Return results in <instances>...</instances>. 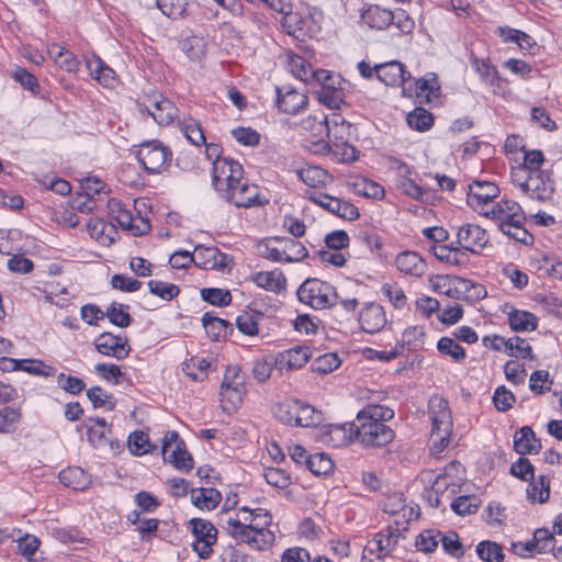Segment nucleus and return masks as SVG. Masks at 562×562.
Wrapping results in <instances>:
<instances>
[{
  "instance_id": "bf43d9fd",
  "label": "nucleus",
  "mask_w": 562,
  "mask_h": 562,
  "mask_svg": "<svg viewBox=\"0 0 562 562\" xmlns=\"http://www.w3.org/2000/svg\"><path fill=\"white\" fill-rule=\"evenodd\" d=\"M327 136L329 139H334L336 145L346 144L342 132L350 128V124H345V120L340 116H336L333 120H326Z\"/></svg>"
},
{
  "instance_id": "4468645a",
  "label": "nucleus",
  "mask_w": 562,
  "mask_h": 562,
  "mask_svg": "<svg viewBox=\"0 0 562 562\" xmlns=\"http://www.w3.org/2000/svg\"><path fill=\"white\" fill-rule=\"evenodd\" d=\"M194 265L204 270H224L229 262L227 255L217 247L198 245L193 251Z\"/></svg>"
},
{
  "instance_id": "338daca9",
  "label": "nucleus",
  "mask_w": 562,
  "mask_h": 562,
  "mask_svg": "<svg viewBox=\"0 0 562 562\" xmlns=\"http://www.w3.org/2000/svg\"><path fill=\"white\" fill-rule=\"evenodd\" d=\"M381 536H374L363 549L361 562H383L384 554L381 551Z\"/></svg>"
},
{
  "instance_id": "6e6d98bb",
  "label": "nucleus",
  "mask_w": 562,
  "mask_h": 562,
  "mask_svg": "<svg viewBox=\"0 0 562 562\" xmlns=\"http://www.w3.org/2000/svg\"><path fill=\"white\" fill-rule=\"evenodd\" d=\"M87 396L92 403L94 408L103 407L106 411H113L115 408V402L112 396L109 395L102 387L92 386L87 391Z\"/></svg>"
},
{
  "instance_id": "b1692460",
  "label": "nucleus",
  "mask_w": 562,
  "mask_h": 562,
  "mask_svg": "<svg viewBox=\"0 0 562 562\" xmlns=\"http://www.w3.org/2000/svg\"><path fill=\"white\" fill-rule=\"evenodd\" d=\"M276 244H280L284 262H297L308 256L306 247L299 240L289 237L274 236Z\"/></svg>"
},
{
  "instance_id": "393cba45",
  "label": "nucleus",
  "mask_w": 562,
  "mask_h": 562,
  "mask_svg": "<svg viewBox=\"0 0 562 562\" xmlns=\"http://www.w3.org/2000/svg\"><path fill=\"white\" fill-rule=\"evenodd\" d=\"M297 177L311 188H324L331 183L334 178L318 166H307L296 171Z\"/></svg>"
},
{
  "instance_id": "680f3d73",
  "label": "nucleus",
  "mask_w": 562,
  "mask_h": 562,
  "mask_svg": "<svg viewBox=\"0 0 562 562\" xmlns=\"http://www.w3.org/2000/svg\"><path fill=\"white\" fill-rule=\"evenodd\" d=\"M201 296L204 301L217 306H227L232 302V294L229 291L223 289H202Z\"/></svg>"
},
{
  "instance_id": "c9c22d12",
  "label": "nucleus",
  "mask_w": 562,
  "mask_h": 562,
  "mask_svg": "<svg viewBox=\"0 0 562 562\" xmlns=\"http://www.w3.org/2000/svg\"><path fill=\"white\" fill-rule=\"evenodd\" d=\"M322 290H330V285L316 279H310L300 285L297 290V297L302 303L311 305L317 297V292H321Z\"/></svg>"
},
{
  "instance_id": "69168bd1",
  "label": "nucleus",
  "mask_w": 562,
  "mask_h": 562,
  "mask_svg": "<svg viewBox=\"0 0 562 562\" xmlns=\"http://www.w3.org/2000/svg\"><path fill=\"white\" fill-rule=\"evenodd\" d=\"M22 362L21 370L33 375L52 376L56 373V369L54 367L44 363L42 360L24 359Z\"/></svg>"
},
{
  "instance_id": "3c124183",
  "label": "nucleus",
  "mask_w": 562,
  "mask_h": 562,
  "mask_svg": "<svg viewBox=\"0 0 562 562\" xmlns=\"http://www.w3.org/2000/svg\"><path fill=\"white\" fill-rule=\"evenodd\" d=\"M506 350L509 356L524 359H532V349L529 342L518 336L508 338L506 340Z\"/></svg>"
},
{
  "instance_id": "f03ea898",
  "label": "nucleus",
  "mask_w": 562,
  "mask_h": 562,
  "mask_svg": "<svg viewBox=\"0 0 562 562\" xmlns=\"http://www.w3.org/2000/svg\"><path fill=\"white\" fill-rule=\"evenodd\" d=\"M362 22L370 29L384 31L394 25L402 34H411L415 21L403 9L392 11L378 4H370L361 12Z\"/></svg>"
},
{
  "instance_id": "4c0bfd02",
  "label": "nucleus",
  "mask_w": 562,
  "mask_h": 562,
  "mask_svg": "<svg viewBox=\"0 0 562 562\" xmlns=\"http://www.w3.org/2000/svg\"><path fill=\"white\" fill-rule=\"evenodd\" d=\"M425 331L420 326H412L404 330L401 342L397 347H401L403 352L405 348L408 350H418L423 348Z\"/></svg>"
},
{
  "instance_id": "ea45409f",
  "label": "nucleus",
  "mask_w": 562,
  "mask_h": 562,
  "mask_svg": "<svg viewBox=\"0 0 562 562\" xmlns=\"http://www.w3.org/2000/svg\"><path fill=\"white\" fill-rule=\"evenodd\" d=\"M221 501V494L215 488H200L192 492V503L199 508L214 509Z\"/></svg>"
},
{
  "instance_id": "2eb2a0df",
  "label": "nucleus",
  "mask_w": 562,
  "mask_h": 562,
  "mask_svg": "<svg viewBox=\"0 0 562 562\" xmlns=\"http://www.w3.org/2000/svg\"><path fill=\"white\" fill-rule=\"evenodd\" d=\"M305 93L297 91L290 85L277 88V104L280 111L286 114H296L307 105Z\"/></svg>"
},
{
  "instance_id": "79ce46f5",
  "label": "nucleus",
  "mask_w": 562,
  "mask_h": 562,
  "mask_svg": "<svg viewBox=\"0 0 562 562\" xmlns=\"http://www.w3.org/2000/svg\"><path fill=\"white\" fill-rule=\"evenodd\" d=\"M299 400H286L274 408V416L283 424L296 427Z\"/></svg>"
},
{
  "instance_id": "5fc2aeb1",
  "label": "nucleus",
  "mask_w": 562,
  "mask_h": 562,
  "mask_svg": "<svg viewBox=\"0 0 562 562\" xmlns=\"http://www.w3.org/2000/svg\"><path fill=\"white\" fill-rule=\"evenodd\" d=\"M181 50L192 60H198L204 55L205 43L202 37L190 36L181 41Z\"/></svg>"
},
{
  "instance_id": "9d476101",
  "label": "nucleus",
  "mask_w": 562,
  "mask_h": 562,
  "mask_svg": "<svg viewBox=\"0 0 562 562\" xmlns=\"http://www.w3.org/2000/svg\"><path fill=\"white\" fill-rule=\"evenodd\" d=\"M457 245L475 255L491 246L486 231L475 224H463L458 228Z\"/></svg>"
},
{
  "instance_id": "423d86ee",
  "label": "nucleus",
  "mask_w": 562,
  "mask_h": 562,
  "mask_svg": "<svg viewBox=\"0 0 562 562\" xmlns=\"http://www.w3.org/2000/svg\"><path fill=\"white\" fill-rule=\"evenodd\" d=\"M162 457L165 461L171 463L179 471L189 472L193 468V459L186 449L184 441L175 430L165 435Z\"/></svg>"
},
{
  "instance_id": "20e7f679",
  "label": "nucleus",
  "mask_w": 562,
  "mask_h": 562,
  "mask_svg": "<svg viewBox=\"0 0 562 562\" xmlns=\"http://www.w3.org/2000/svg\"><path fill=\"white\" fill-rule=\"evenodd\" d=\"M222 190L223 192L220 196L237 207L248 209L268 203V200L260 195L259 188L256 184L249 183L244 178V175L236 182L228 186V188L225 187Z\"/></svg>"
},
{
  "instance_id": "c756f323",
  "label": "nucleus",
  "mask_w": 562,
  "mask_h": 562,
  "mask_svg": "<svg viewBox=\"0 0 562 562\" xmlns=\"http://www.w3.org/2000/svg\"><path fill=\"white\" fill-rule=\"evenodd\" d=\"M179 128L186 138L194 146L205 144V135L199 121L189 116L179 121Z\"/></svg>"
},
{
  "instance_id": "7c9ffc66",
  "label": "nucleus",
  "mask_w": 562,
  "mask_h": 562,
  "mask_svg": "<svg viewBox=\"0 0 562 562\" xmlns=\"http://www.w3.org/2000/svg\"><path fill=\"white\" fill-rule=\"evenodd\" d=\"M509 326L515 331L535 330L538 326V318L527 311H514L508 315Z\"/></svg>"
},
{
  "instance_id": "603ef678",
  "label": "nucleus",
  "mask_w": 562,
  "mask_h": 562,
  "mask_svg": "<svg viewBox=\"0 0 562 562\" xmlns=\"http://www.w3.org/2000/svg\"><path fill=\"white\" fill-rule=\"evenodd\" d=\"M190 524L192 525V532L196 540L216 541L217 530L210 521L193 518Z\"/></svg>"
},
{
  "instance_id": "de8ad7c7",
  "label": "nucleus",
  "mask_w": 562,
  "mask_h": 562,
  "mask_svg": "<svg viewBox=\"0 0 562 562\" xmlns=\"http://www.w3.org/2000/svg\"><path fill=\"white\" fill-rule=\"evenodd\" d=\"M211 362L204 358H191L183 363V372L194 381H202L206 376V371Z\"/></svg>"
},
{
  "instance_id": "c03bdc74",
  "label": "nucleus",
  "mask_w": 562,
  "mask_h": 562,
  "mask_svg": "<svg viewBox=\"0 0 562 562\" xmlns=\"http://www.w3.org/2000/svg\"><path fill=\"white\" fill-rule=\"evenodd\" d=\"M437 349L441 355L451 357L454 362H462L467 357L465 349L450 337L440 338Z\"/></svg>"
},
{
  "instance_id": "6e6552de",
  "label": "nucleus",
  "mask_w": 562,
  "mask_h": 562,
  "mask_svg": "<svg viewBox=\"0 0 562 562\" xmlns=\"http://www.w3.org/2000/svg\"><path fill=\"white\" fill-rule=\"evenodd\" d=\"M308 200L327 212L347 221H355L360 216L359 210L350 202L323 192H313Z\"/></svg>"
},
{
  "instance_id": "412c9836",
  "label": "nucleus",
  "mask_w": 562,
  "mask_h": 562,
  "mask_svg": "<svg viewBox=\"0 0 562 562\" xmlns=\"http://www.w3.org/2000/svg\"><path fill=\"white\" fill-rule=\"evenodd\" d=\"M409 172L406 164L398 162L396 186L407 196L422 201L427 191L408 177Z\"/></svg>"
},
{
  "instance_id": "052dcab7",
  "label": "nucleus",
  "mask_w": 562,
  "mask_h": 562,
  "mask_svg": "<svg viewBox=\"0 0 562 562\" xmlns=\"http://www.w3.org/2000/svg\"><path fill=\"white\" fill-rule=\"evenodd\" d=\"M339 366L340 359L338 356L329 352L317 357L312 363V369L317 373L327 374L336 370Z\"/></svg>"
},
{
  "instance_id": "4d7b16f0",
  "label": "nucleus",
  "mask_w": 562,
  "mask_h": 562,
  "mask_svg": "<svg viewBox=\"0 0 562 562\" xmlns=\"http://www.w3.org/2000/svg\"><path fill=\"white\" fill-rule=\"evenodd\" d=\"M296 427H313L319 424V416L313 406L299 401Z\"/></svg>"
},
{
  "instance_id": "f3484780",
  "label": "nucleus",
  "mask_w": 562,
  "mask_h": 562,
  "mask_svg": "<svg viewBox=\"0 0 562 562\" xmlns=\"http://www.w3.org/2000/svg\"><path fill=\"white\" fill-rule=\"evenodd\" d=\"M376 78L386 86L404 85L409 78L406 72L405 66L397 60H392L374 66Z\"/></svg>"
},
{
  "instance_id": "2f4dec72",
  "label": "nucleus",
  "mask_w": 562,
  "mask_h": 562,
  "mask_svg": "<svg viewBox=\"0 0 562 562\" xmlns=\"http://www.w3.org/2000/svg\"><path fill=\"white\" fill-rule=\"evenodd\" d=\"M471 65L484 83L490 86H498L501 77L497 69L491 65L488 60L472 56Z\"/></svg>"
},
{
  "instance_id": "5701e85b",
  "label": "nucleus",
  "mask_w": 562,
  "mask_h": 562,
  "mask_svg": "<svg viewBox=\"0 0 562 562\" xmlns=\"http://www.w3.org/2000/svg\"><path fill=\"white\" fill-rule=\"evenodd\" d=\"M514 448L517 453L525 456L527 453H538L541 443L533 430L528 426H524L515 435Z\"/></svg>"
},
{
  "instance_id": "dca6fc26",
  "label": "nucleus",
  "mask_w": 562,
  "mask_h": 562,
  "mask_svg": "<svg viewBox=\"0 0 562 562\" xmlns=\"http://www.w3.org/2000/svg\"><path fill=\"white\" fill-rule=\"evenodd\" d=\"M498 194L499 189L494 182L473 181L469 184L468 204L476 210L491 203Z\"/></svg>"
},
{
  "instance_id": "ddd939ff",
  "label": "nucleus",
  "mask_w": 562,
  "mask_h": 562,
  "mask_svg": "<svg viewBox=\"0 0 562 562\" xmlns=\"http://www.w3.org/2000/svg\"><path fill=\"white\" fill-rule=\"evenodd\" d=\"M520 188L530 198L539 201H547L551 199L554 192V182L548 173H530L526 181L520 183Z\"/></svg>"
},
{
  "instance_id": "7ed1b4c3",
  "label": "nucleus",
  "mask_w": 562,
  "mask_h": 562,
  "mask_svg": "<svg viewBox=\"0 0 562 562\" xmlns=\"http://www.w3.org/2000/svg\"><path fill=\"white\" fill-rule=\"evenodd\" d=\"M269 514H263V522H241L237 518H228L226 520L227 532L237 541L248 543L257 550H263L272 543L274 535L266 527L270 524Z\"/></svg>"
},
{
  "instance_id": "58836bf2",
  "label": "nucleus",
  "mask_w": 562,
  "mask_h": 562,
  "mask_svg": "<svg viewBox=\"0 0 562 562\" xmlns=\"http://www.w3.org/2000/svg\"><path fill=\"white\" fill-rule=\"evenodd\" d=\"M127 308V305L112 302L105 311V317H108L113 325L121 328H126L133 322L132 316L126 311Z\"/></svg>"
},
{
  "instance_id": "a19ab883",
  "label": "nucleus",
  "mask_w": 562,
  "mask_h": 562,
  "mask_svg": "<svg viewBox=\"0 0 562 562\" xmlns=\"http://www.w3.org/2000/svg\"><path fill=\"white\" fill-rule=\"evenodd\" d=\"M407 124L411 128L425 132L434 124L432 114L424 108H416L407 114Z\"/></svg>"
},
{
  "instance_id": "f704fd0d",
  "label": "nucleus",
  "mask_w": 562,
  "mask_h": 562,
  "mask_svg": "<svg viewBox=\"0 0 562 562\" xmlns=\"http://www.w3.org/2000/svg\"><path fill=\"white\" fill-rule=\"evenodd\" d=\"M88 67L93 78L104 87H111L115 82V72L108 67L103 60L95 57L92 61H88Z\"/></svg>"
},
{
  "instance_id": "bb28decb",
  "label": "nucleus",
  "mask_w": 562,
  "mask_h": 562,
  "mask_svg": "<svg viewBox=\"0 0 562 562\" xmlns=\"http://www.w3.org/2000/svg\"><path fill=\"white\" fill-rule=\"evenodd\" d=\"M48 53L61 69L68 72H77L79 70L80 63L71 52L57 44H52L48 47Z\"/></svg>"
},
{
  "instance_id": "774afa93",
  "label": "nucleus",
  "mask_w": 562,
  "mask_h": 562,
  "mask_svg": "<svg viewBox=\"0 0 562 562\" xmlns=\"http://www.w3.org/2000/svg\"><path fill=\"white\" fill-rule=\"evenodd\" d=\"M509 473L513 476L527 482L533 480L535 469L527 458L520 457L516 462H514L510 465Z\"/></svg>"
},
{
  "instance_id": "f8f14e48",
  "label": "nucleus",
  "mask_w": 562,
  "mask_h": 562,
  "mask_svg": "<svg viewBox=\"0 0 562 562\" xmlns=\"http://www.w3.org/2000/svg\"><path fill=\"white\" fill-rule=\"evenodd\" d=\"M430 418L432 422L431 435H437L440 441L448 443V435L451 429V414L448 402L441 397H435L430 401Z\"/></svg>"
},
{
  "instance_id": "a878e982",
  "label": "nucleus",
  "mask_w": 562,
  "mask_h": 562,
  "mask_svg": "<svg viewBox=\"0 0 562 562\" xmlns=\"http://www.w3.org/2000/svg\"><path fill=\"white\" fill-rule=\"evenodd\" d=\"M60 482L76 491H83L91 484V476L81 468H67L59 473Z\"/></svg>"
},
{
  "instance_id": "49530a36",
  "label": "nucleus",
  "mask_w": 562,
  "mask_h": 562,
  "mask_svg": "<svg viewBox=\"0 0 562 562\" xmlns=\"http://www.w3.org/2000/svg\"><path fill=\"white\" fill-rule=\"evenodd\" d=\"M527 495L532 502L546 503L550 496L549 479L541 475L537 481H533L530 487L527 488Z\"/></svg>"
},
{
  "instance_id": "1a4fd4ad",
  "label": "nucleus",
  "mask_w": 562,
  "mask_h": 562,
  "mask_svg": "<svg viewBox=\"0 0 562 562\" xmlns=\"http://www.w3.org/2000/svg\"><path fill=\"white\" fill-rule=\"evenodd\" d=\"M212 165V184L218 194L244 175L241 165L231 158L214 160Z\"/></svg>"
},
{
  "instance_id": "6ab92c4d",
  "label": "nucleus",
  "mask_w": 562,
  "mask_h": 562,
  "mask_svg": "<svg viewBox=\"0 0 562 562\" xmlns=\"http://www.w3.org/2000/svg\"><path fill=\"white\" fill-rule=\"evenodd\" d=\"M311 357L308 347H295L279 353L276 359V366L282 370H297L303 368Z\"/></svg>"
},
{
  "instance_id": "9b49d317",
  "label": "nucleus",
  "mask_w": 562,
  "mask_h": 562,
  "mask_svg": "<svg viewBox=\"0 0 562 562\" xmlns=\"http://www.w3.org/2000/svg\"><path fill=\"white\" fill-rule=\"evenodd\" d=\"M94 346L100 353L117 360L128 357L132 350L126 336L109 331L100 334L94 340Z\"/></svg>"
},
{
  "instance_id": "a18cd8bd",
  "label": "nucleus",
  "mask_w": 562,
  "mask_h": 562,
  "mask_svg": "<svg viewBox=\"0 0 562 562\" xmlns=\"http://www.w3.org/2000/svg\"><path fill=\"white\" fill-rule=\"evenodd\" d=\"M476 553L485 562H502L504 553L502 547L493 541H481L476 546Z\"/></svg>"
},
{
  "instance_id": "aec40b11",
  "label": "nucleus",
  "mask_w": 562,
  "mask_h": 562,
  "mask_svg": "<svg viewBox=\"0 0 562 562\" xmlns=\"http://www.w3.org/2000/svg\"><path fill=\"white\" fill-rule=\"evenodd\" d=\"M250 280L259 288L274 293L281 292L286 286V278L279 269L257 272L250 277Z\"/></svg>"
},
{
  "instance_id": "e2e57ef3",
  "label": "nucleus",
  "mask_w": 562,
  "mask_h": 562,
  "mask_svg": "<svg viewBox=\"0 0 562 562\" xmlns=\"http://www.w3.org/2000/svg\"><path fill=\"white\" fill-rule=\"evenodd\" d=\"M161 12L171 19L183 16L187 10V0H156Z\"/></svg>"
},
{
  "instance_id": "09e8293b",
  "label": "nucleus",
  "mask_w": 562,
  "mask_h": 562,
  "mask_svg": "<svg viewBox=\"0 0 562 562\" xmlns=\"http://www.w3.org/2000/svg\"><path fill=\"white\" fill-rule=\"evenodd\" d=\"M148 289L151 294L157 295L165 301H171L180 293L178 285L158 280H150L148 282Z\"/></svg>"
},
{
  "instance_id": "864d4df0",
  "label": "nucleus",
  "mask_w": 562,
  "mask_h": 562,
  "mask_svg": "<svg viewBox=\"0 0 562 562\" xmlns=\"http://www.w3.org/2000/svg\"><path fill=\"white\" fill-rule=\"evenodd\" d=\"M87 229L92 238L104 241V238H109L115 227L99 217H91L87 222Z\"/></svg>"
},
{
  "instance_id": "473e14b6",
  "label": "nucleus",
  "mask_w": 562,
  "mask_h": 562,
  "mask_svg": "<svg viewBox=\"0 0 562 562\" xmlns=\"http://www.w3.org/2000/svg\"><path fill=\"white\" fill-rule=\"evenodd\" d=\"M348 186L358 195L373 199H382L384 196V189L376 182L366 178H356L352 182H348Z\"/></svg>"
},
{
  "instance_id": "c85d7f7f",
  "label": "nucleus",
  "mask_w": 562,
  "mask_h": 562,
  "mask_svg": "<svg viewBox=\"0 0 562 562\" xmlns=\"http://www.w3.org/2000/svg\"><path fill=\"white\" fill-rule=\"evenodd\" d=\"M246 393L245 385L241 386H221V406L225 412H235L243 402Z\"/></svg>"
},
{
  "instance_id": "39448f33",
  "label": "nucleus",
  "mask_w": 562,
  "mask_h": 562,
  "mask_svg": "<svg viewBox=\"0 0 562 562\" xmlns=\"http://www.w3.org/2000/svg\"><path fill=\"white\" fill-rule=\"evenodd\" d=\"M171 158L170 149L156 139L140 144L137 150V160L149 175L161 172Z\"/></svg>"
},
{
  "instance_id": "cd10ccee",
  "label": "nucleus",
  "mask_w": 562,
  "mask_h": 562,
  "mask_svg": "<svg viewBox=\"0 0 562 562\" xmlns=\"http://www.w3.org/2000/svg\"><path fill=\"white\" fill-rule=\"evenodd\" d=\"M114 220L123 229L132 232L135 236L145 235L150 231V224L148 220L139 217L138 223H135L131 211L126 209L120 213V215H114Z\"/></svg>"
},
{
  "instance_id": "13d9d810",
  "label": "nucleus",
  "mask_w": 562,
  "mask_h": 562,
  "mask_svg": "<svg viewBox=\"0 0 562 562\" xmlns=\"http://www.w3.org/2000/svg\"><path fill=\"white\" fill-rule=\"evenodd\" d=\"M479 506L480 499L474 495L459 496L451 504L452 510L459 516L473 514L479 509Z\"/></svg>"
},
{
  "instance_id": "0eeeda50",
  "label": "nucleus",
  "mask_w": 562,
  "mask_h": 562,
  "mask_svg": "<svg viewBox=\"0 0 562 562\" xmlns=\"http://www.w3.org/2000/svg\"><path fill=\"white\" fill-rule=\"evenodd\" d=\"M140 112H147L159 125H168L177 116L176 105L159 93L148 95L144 102L138 104Z\"/></svg>"
},
{
  "instance_id": "72a5a7b5",
  "label": "nucleus",
  "mask_w": 562,
  "mask_h": 562,
  "mask_svg": "<svg viewBox=\"0 0 562 562\" xmlns=\"http://www.w3.org/2000/svg\"><path fill=\"white\" fill-rule=\"evenodd\" d=\"M202 324L205 329V333L213 340H218L221 337H224L227 331L228 323L212 312H206L202 316Z\"/></svg>"
},
{
  "instance_id": "4be33fe9",
  "label": "nucleus",
  "mask_w": 562,
  "mask_h": 562,
  "mask_svg": "<svg viewBox=\"0 0 562 562\" xmlns=\"http://www.w3.org/2000/svg\"><path fill=\"white\" fill-rule=\"evenodd\" d=\"M395 265L401 272L416 277H420L426 270V262L415 251H403L398 254L395 259Z\"/></svg>"
},
{
  "instance_id": "0e129e2a",
  "label": "nucleus",
  "mask_w": 562,
  "mask_h": 562,
  "mask_svg": "<svg viewBox=\"0 0 562 562\" xmlns=\"http://www.w3.org/2000/svg\"><path fill=\"white\" fill-rule=\"evenodd\" d=\"M524 154L521 168L527 170L528 175L543 172V170H541V166L544 162V155L541 150H525Z\"/></svg>"
},
{
  "instance_id": "f257e3e1",
  "label": "nucleus",
  "mask_w": 562,
  "mask_h": 562,
  "mask_svg": "<svg viewBox=\"0 0 562 562\" xmlns=\"http://www.w3.org/2000/svg\"><path fill=\"white\" fill-rule=\"evenodd\" d=\"M394 417V411L379 404H368L352 423L336 429L342 431L348 441H358L366 448L387 446L395 437L394 430L385 423Z\"/></svg>"
},
{
  "instance_id": "a211bd4d",
  "label": "nucleus",
  "mask_w": 562,
  "mask_h": 562,
  "mask_svg": "<svg viewBox=\"0 0 562 562\" xmlns=\"http://www.w3.org/2000/svg\"><path fill=\"white\" fill-rule=\"evenodd\" d=\"M359 323L366 333H379L386 324L384 308L380 304L368 303L359 314Z\"/></svg>"
},
{
  "instance_id": "8fccbe9b",
  "label": "nucleus",
  "mask_w": 562,
  "mask_h": 562,
  "mask_svg": "<svg viewBox=\"0 0 562 562\" xmlns=\"http://www.w3.org/2000/svg\"><path fill=\"white\" fill-rule=\"evenodd\" d=\"M22 417L21 411L11 406L0 409V434L13 431Z\"/></svg>"
},
{
  "instance_id": "37998d69",
  "label": "nucleus",
  "mask_w": 562,
  "mask_h": 562,
  "mask_svg": "<svg viewBox=\"0 0 562 562\" xmlns=\"http://www.w3.org/2000/svg\"><path fill=\"white\" fill-rule=\"evenodd\" d=\"M306 468L315 475H327L334 469L333 460L326 453H315L306 459Z\"/></svg>"
},
{
  "instance_id": "e433bc0d",
  "label": "nucleus",
  "mask_w": 562,
  "mask_h": 562,
  "mask_svg": "<svg viewBox=\"0 0 562 562\" xmlns=\"http://www.w3.org/2000/svg\"><path fill=\"white\" fill-rule=\"evenodd\" d=\"M288 66L293 76L304 82H311L315 69L300 55H289Z\"/></svg>"
}]
</instances>
